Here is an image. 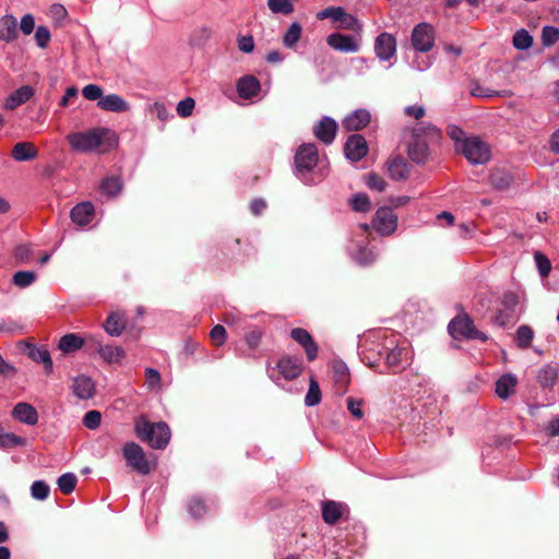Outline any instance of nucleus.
Listing matches in <instances>:
<instances>
[{"label":"nucleus","mask_w":559,"mask_h":559,"mask_svg":"<svg viewBox=\"0 0 559 559\" xmlns=\"http://www.w3.org/2000/svg\"><path fill=\"white\" fill-rule=\"evenodd\" d=\"M67 140L74 151L82 153L95 150L105 152L118 144L116 133L107 128H94L85 132L70 133Z\"/></svg>","instance_id":"1"},{"label":"nucleus","mask_w":559,"mask_h":559,"mask_svg":"<svg viewBox=\"0 0 559 559\" xmlns=\"http://www.w3.org/2000/svg\"><path fill=\"white\" fill-rule=\"evenodd\" d=\"M134 433L142 442L151 448L165 449L170 441V428L165 421L153 423L142 415L134 419Z\"/></svg>","instance_id":"2"},{"label":"nucleus","mask_w":559,"mask_h":559,"mask_svg":"<svg viewBox=\"0 0 559 559\" xmlns=\"http://www.w3.org/2000/svg\"><path fill=\"white\" fill-rule=\"evenodd\" d=\"M121 451L127 466L132 468V471L141 475H148L152 472L153 466L140 444L133 441H128L123 444Z\"/></svg>","instance_id":"3"},{"label":"nucleus","mask_w":559,"mask_h":559,"mask_svg":"<svg viewBox=\"0 0 559 559\" xmlns=\"http://www.w3.org/2000/svg\"><path fill=\"white\" fill-rule=\"evenodd\" d=\"M465 158L472 164H486L490 159V148L478 138H467L456 146Z\"/></svg>","instance_id":"4"},{"label":"nucleus","mask_w":559,"mask_h":559,"mask_svg":"<svg viewBox=\"0 0 559 559\" xmlns=\"http://www.w3.org/2000/svg\"><path fill=\"white\" fill-rule=\"evenodd\" d=\"M449 332L454 338L487 341V335L476 329L473 320L467 314L452 319L449 323Z\"/></svg>","instance_id":"5"},{"label":"nucleus","mask_w":559,"mask_h":559,"mask_svg":"<svg viewBox=\"0 0 559 559\" xmlns=\"http://www.w3.org/2000/svg\"><path fill=\"white\" fill-rule=\"evenodd\" d=\"M319 154L317 145L313 143L301 144L295 154V167L298 173H309L318 164Z\"/></svg>","instance_id":"6"},{"label":"nucleus","mask_w":559,"mask_h":559,"mask_svg":"<svg viewBox=\"0 0 559 559\" xmlns=\"http://www.w3.org/2000/svg\"><path fill=\"white\" fill-rule=\"evenodd\" d=\"M372 225L374 229L382 236H389L395 231L397 227V216L392 209L383 206L377 210Z\"/></svg>","instance_id":"7"},{"label":"nucleus","mask_w":559,"mask_h":559,"mask_svg":"<svg viewBox=\"0 0 559 559\" xmlns=\"http://www.w3.org/2000/svg\"><path fill=\"white\" fill-rule=\"evenodd\" d=\"M435 32L433 27L428 23L416 25L412 32L413 47L421 52H427L433 47Z\"/></svg>","instance_id":"8"},{"label":"nucleus","mask_w":559,"mask_h":559,"mask_svg":"<svg viewBox=\"0 0 559 559\" xmlns=\"http://www.w3.org/2000/svg\"><path fill=\"white\" fill-rule=\"evenodd\" d=\"M87 342L91 343V350L97 352L103 358V360L108 364H118L126 356V353L122 347L103 345L98 337L96 336L87 337Z\"/></svg>","instance_id":"9"},{"label":"nucleus","mask_w":559,"mask_h":559,"mask_svg":"<svg viewBox=\"0 0 559 559\" xmlns=\"http://www.w3.org/2000/svg\"><path fill=\"white\" fill-rule=\"evenodd\" d=\"M19 345L27 350V356L37 364H43L46 374L53 371V364L49 350L46 346H36L25 341L19 342Z\"/></svg>","instance_id":"10"},{"label":"nucleus","mask_w":559,"mask_h":559,"mask_svg":"<svg viewBox=\"0 0 559 559\" xmlns=\"http://www.w3.org/2000/svg\"><path fill=\"white\" fill-rule=\"evenodd\" d=\"M344 153L353 162L361 160L368 154L366 139L358 133L349 135L344 145Z\"/></svg>","instance_id":"11"},{"label":"nucleus","mask_w":559,"mask_h":559,"mask_svg":"<svg viewBox=\"0 0 559 559\" xmlns=\"http://www.w3.org/2000/svg\"><path fill=\"white\" fill-rule=\"evenodd\" d=\"M276 367L282 377L288 381L298 378L304 370V364L301 358L290 355L282 356L278 359Z\"/></svg>","instance_id":"12"},{"label":"nucleus","mask_w":559,"mask_h":559,"mask_svg":"<svg viewBox=\"0 0 559 559\" xmlns=\"http://www.w3.org/2000/svg\"><path fill=\"white\" fill-rule=\"evenodd\" d=\"M290 337L305 350L307 359L313 361L318 357L319 347L312 335L302 328H295L290 331Z\"/></svg>","instance_id":"13"},{"label":"nucleus","mask_w":559,"mask_h":559,"mask_svg":"<svg viewBox=\"0 0 559 559\" xmlns=\"http://www.w3.org/2000/svg\"><path fill=\"white\" fill-rule=\"evenodd\" d=\"M317 16L319 20L331 17L332 20L340 22L342 27L350 31H354L358 24L357 19L345 12L341 7H329L319 12Z\"/></svg>","instance_id":"14"},{"label":"nucleus","mask_w":559,"mask_h":559,"mask_svg":"<svg viewBox=\"0 0 559 559\" xmlns=\"http://www.w3.org/2000/svg\"><path fill=\"white\" fill-rule=\"evenodd\" d=\"M326 44L341 52H357L359 43L352 35L333 33L326 37Z\"/></svg>","instance_id":"15"},{"label":"nucleus","mask_w":559,"mask_h":559,"mask_svg":"<svg viewBox=\"0 0 559 559\" xmlns=\"http://www.w3.org/2000/svg\"><path fill=\"white\" fill-rule=\"evenodd\" d=\"M337 123L331 117H323L313 126L314 136L324 144H331L336 135Z\"/></svg>","instance_id":"16"},{"label":"nucleus","mask_w":559,"mask_h":559,"mask_svg":"<svg viewBox=\"0 0 559 559\" xmlns=\"http://www.w3.org/2000/svg\"><path fill=\"white\" fill-rule=\"evenodd\" d=\"M374 51L379 59L390 60L396 51V40L390 33H381L374 41Z\"/></svg>","instance_id":"17"},{"label":"nucleus","mask_w":559,"mask_h":559,"mask_svg":"<svg viewBox=\"0 0 559 559\" xmlns=\"http://www.w3.org/2000/svg\"><path fill=\"white\" fill-rule=\"evenodd\" d=\"M11 416L15 420L28 426H35L39 418L36 408L26 402H19L15 404L11 411Z\"/></svg>","instance_id":"18"},{"label":"nucleus","mask_w":559,"mask_h":559,"mask_svg":"<svg viewBox=\"0 0 559 559\" xmlns=\"http://www.w3.org/2000/svg\"><path fill=\"white\" fill-rule=\"evenodd\" d=\"M97 107L104 111L111 112H127L130 110V104L118 94L104 95L100 100L97 102Z\"/></svg>","instance_id":"19"},{"label":"nucleus","mask_w":559,"mask_h":559,"mask_svg":"<svg viewBox=\"0 0 559 559\" xmlns=\"http://www.w3.org/2000/svg\"><path fill=\"white\" fill-rule=\"evenodd\" d=\"M370 120V112L367 109L360 108L346 116L342 124L346 131H359L366 128Z\"/></svg>","instance_id":"20"},{"label":"nucleus","mask_w":559,"mask_h":559,"mask_svg":"<svg viewBox=\"0 0 559 559\" xmlns=\"http://www.w3.org/2000/svg\"><path fill=\"white\" fill-rule=\"evenodd\" d=\"M105 332L110 336H120L127 328V320L124 312L112 311L110 312L103 323Z\"/></svg>","instance_id":"21"},{"label":"nucleus","mask_w":559,"mask_h":559,"mask_svg":"<svg viewBox=\"0 0 559 559\" xmlns=\"http://www.w3.org/2000/svg\"><path fill=\"white\" fill-rule=\"evenodd\" d=\"M408 157L416 164H425L429 157L427 140L413 136L407 147Z\"/></svg>","instance_id":"22"},{"label":"nucleus","mask_w":559,"mask_h":559,"mask_svg":"<svg viewBox=\"0 0 559 559\" xmlns=\"http://www.w3.org/2000/svg\"><path fill=\"white\" fill-rule=\"evenodd\" d=\"M94 206L90 202H82L75 205L71 212V221L79 226H86L94 218Z\"/></svg>","instance_id":"23"},{"label":"nucleus","mask_w":559,"mask_h":559,"mask_svg":"<svg viewBox=\"0 0 559 559\" xmlns=\"http://www.w3.org/2000/svg\"><path fill=\"white\" fill-rule=\"evenodd\" d=\"M261 84L253 75L241 76L237 82V92L243 99H250L259 94Z\"/></svg>","instance_id":"24"},{"label":"nucleus","mask_w":559,"mask_h":559,"mask_svg":"<svg viewBox=\"0 0 559 559\" xmlns=\"http://www.w3.org/2000/svg\"><path fill=\"white\" fill-rule=\"evenodd\" d=\"M333 379L341 394L347 391V386L350 382L349 369L347 365L342 360H335L332 365Z\"/></svg>","instance_id":"25"},{"label":"nucleus","mask_w":559,"mask_h":559,"mask_svg":"<svg viewBox=\"0 0 559 559\" xmlns=\"http://www.w3.org/2000/svg\"><path fill=\"white\" fill-rule=\"evenodd\" d=\"M11 156L16 162L33 160L38 156V150L32 142H17L11 151Z\"/></svg>","instance_id":"26"},{"label":"nucleus","mask_w":559,"mask_h":559,"mask_svg":"<svg viewBox=\"0 0 559 559\" xmlns=\"http://www.w3.org/2000/svg\"><path fill=\"white\" fill-rule=\"evenodd\" d=\"M34 95V90L29 85H23L11 93L5 99L4 107L7 109H15L25 104Z\"/></svg>","instance_id":"27"},{"label":"nucleus","mask_w":559,"mask_h":559,"mask_svg":"<svg viewBox=\"0 0 559 559\" xmlns=\"http://www.w3.org/2000/svg\"><path fill=\"white\" fill-rule=\"evenodd\" d=\"M412 136L438 142L441 139V130L432 123L418 122L412 128Z\"/></svg>","instance_id":"28"},{"label":"nucleus","mask_w":559,"mask_h":559,"mask_svg":"<svg viewBox=\"0 0 559 559\" xmlns=\"http://www.w3.org/2000/svg\"><path fill=\"white\" fill-rule=\"evenodd\" d=\"M73 392L79 399H91L95 394V384L91 378L80 376L73 381Z\"/></svg>","instance_id":"29"},{"label":"nucleus","mask_w":559,"mask_h":559,"mask_svg":"<svg viewBox=\"0 0 559 559\" xmlns=\"http://www.w3.org/2000/svg\"><path fill=\"white\" fill-rule=\"evenodd\" d=\"M85 343L91 347V343L87 342V338L84 340L74 333H69L60 338L58 348L61 352L69 354L80 349Z\"/></svg>","instance_id":"30"},{"label":"nucleus","mask_w":559,"mask_h":559,"mask_svg":"<svg viewBox=\"0 0 559 559\" xmlns=\"http://www.w3.org/2000/svg\"><path fill=\"white\" fill-rule=\"evenodd\" d=\"M390 177L394 180H405L409 176V167L407 162L401 157L396 156L389 162L388 166Z\"/></svg>","instance_id":"31"},{"label":"nucleus","mask_w":559,"mask_h":559,"mask_svg":"<svg viewBox=\"0 0 559 559\" xmlns=\"http://www.w3.org/2000/svg\"><path fill=\"white\" fill-rule=\"evenodd\" d=\"M343 506L338 502L328 500L322 503V519L328 524H335L342 518Z\"/></svg>","instance_id":"32"},{"label":"nucleus","mask_w":559,"mask_h":559,"mask_svg":"<svg viewBox=\"0 0 559 559\" xmlns=\"http://www.w3.org/2000/svg\"><path fill=\"white\" fill-rule=\"evenodd\" d=\"M558 378L557 365H546L537 373V382L543 388H551Z\"/></svg>","instance_id":"33"},{"label":"nucleus","mask_w":559,"mask_h":559,"mask_svg":"<svg viewBox=\"0 0 559 559\" xmlns=\"http://www.w3.org/2000/svg\"><path fill=\"white\" fill-rule=\"evenodd\" d=\"M516 385L515 377L511 374H503L496 382V393L499 397L506 400L514 391Z\"/></svg>","instance_id":"34"},{"label":"nucleus","mask_w":559,"mask_h":559,"mask_svg":"<svg viewBox=\"0 0 559 559\" xmlns=\"http://www.w3.org/2000/svg\"><path fill=\"white\" fill-rule=\"evenodd\" d=\"M534 338V331L527 324H522L518 328L515 334V343L519 348L527 349L531 347L532 341Z\"/></svg>","instance_id":"35"},{"label":"nucleus","mask_w":559,"mask_h":559,"mask_svg":"<svg viewBox=\"0 0 559 559\" xmlns=\"http://www.w3.org/2000/svg\"><path fill=\"white\" fill-rule=\"evenodd\" d=\"M512 176L504 169L496 168L490 174V182L496 189L503 190L510 186Z\"/></svg>","instance_id":"36"},{"label":"nucleus","mask_w":559,"mask_h":559,"mask_svg":"<svg viewBox=\"0 0 559 559\" xmlns=\"http://www.w3.org/2000/svg\"><path fill=\"white\" fill-rule=\"evenodd\" d=\"M17 37V22L13 15L2 16V40L11 41Z\"/></svg>","instance_id":"37"},{"label":"nucleus","mask_w":559,"mask_h":559,"mask_svg":"<svg viewBox=\"0 0 559 559\" xmlns=\"http://www.w3.org/2000/svg\"><path fill=\"white\" fill-rule=\"evenodd\" d=\"M122 189V181L119 177L110 176L102 180L100 191L108 197H116Z\"/></svg>","instance_id":"38"},{"label":"nucleus","mask_w":559,"mask_h":559,"mask_svg":"<svg viewBox=\"0 0 559 559\" xmlns=\"http://www.w3.org/2000/svg\"><path fill=\"white\" fill-rule=\"evenodd\" d=\"M301 25L297 22H294L288 27L287 32L283 36V44L287 48H293L299 41L301 36Z\"/></svg>","instance_id":"39"},{"label":"nucleus","mask_w":559,"mask_h":559,"mask_svg":"<svg viewBox=\"0 0 559 559\" xmlns=\"http://www.w3.org/2000/svg\"><path fill=\"white\" fill-rule=\"evenodd\" d=\"M512 44L519 50H526L532 47L533 37L526 29L522 28L513 35Z\"/></svg>","instance_id":"40"},{"label":"nucleus","mask_w":559,"mask_h":559,"mask_svg":"<svg viewBox=\"0 0 559 559\" xmlns=\"http://www.w3.org/2000/svg\"><path fill=\"white\" fill-rule=\"evenodd\" d=\"M78 478L73 473L62 474L58 480V488L63 495H70L76 486Z\"/></svg>","instance_id":"41"},{"label":"nucleus","mask_w":559,"mask_h":559,"mask_svg":"<svg viewBox=\"0 0 559 559\" xmlns=\"http://www.w3.org/2000/svg\"><path fill=\"white\" fill-rule=\"evenodd\" d=\"M321 401V390L318 381L314 378H310L309 389L305 396V404L307 406H316Z\"/></svg>","instance_id":"42"},{"label":"nucleus","mask_w":559,"mask_h":559,"mask_svg":"<svg viewBox=\"0 0 559 559\" xmlns=\"http://www.w3.org/2000/svg\"><path fill=\"white\" fill-rule=\"evenodd\" d=\"M36 280V273L33 271H17L12 278L15 286L25 288L32 285Z\"/></svg>","instance_id":"43"},{"label":"nucleus","mask_w":559,"mask_h":559,"mask_svg":"<svg viewBox=\"0 0 559 559\" xmlns=\"http://www.w3.org/2000/svg\"><path fill=\"white\" fill-rule=\"evenodd\" d=\"M27 440L12 432H2V449H14L25 447Z\"/></svg>","instance_id":"44"},{"label":"nucleus","mask_w":559,"mask_h":559,"mask_svg":"<svg viewBox=\"0 0 559 559\" xmlns=\"http://www.w3.org/2000/svg\"><path fill=\"white\" fill-rule=\"evenodd\" d=\"M267 7L273 13L290 14L294 5L289 0H269Z\"/></svg>","instance_id":"45"},{"label":"nucleus","mask_w":559,"mask_h":559,"mask_svg":"<svg viewBox=\"0 0 559 559\" xmlns=\"http://www.w3.org/2000/svg\"><path fill=\"white\" fill-rule=\"evenodd\" d=\"M352 207L356 212L366 213L370 211L371 203L366 193H357L352 198Z\"/></svg>","instance_id":"46"},{"label":"nucleus","mask_w":559,"mask_h":559,"mask_svg":"<svg viewBox=\"0 0 559 559\" xmlns=\"http://www.w3.org/2000/svg\"><path fill=\"white\" fill-rule=\"evenodd\" d=\"M50 492L49 486L44 480H36L32 484L31 493L36 500H45Z\"/></svg>","instance_id":"47"},{"label":"nucleus","mask_w":559,"mask_h":559,"mask_svg":"<svg viewBox=\"0 0 559 559\" xmlns=\"http://www.w3.org/2000/svg\"><path fill=\"white\" fill-rule=\"evenodd\" d=\"M404 349L401 347H394L386 352L385 361L390 368L396 369L401 366Z\"/></svg>","instance_id":"48"},{"label":"nucleus","mask_w":559,"mask_h":559,"mask_svg":"<svg viewBox=\"0 0 559 559\" xmlns=\"http://www.w3.org/2000/svg\"><path fill=\"white\" fill-rule=\"evenodd\" d=\"M534 259L542 277H547L551 270L550 260L540 251L534 253Z\"/></svg>","instance_id":"49"},{"label":"nucleus","mask_w":559,"mask_h":559,"mask_svg":"<svg viewBox=\"0 0 559 559\" xmlns=\"http://www.w3.org/2000/svg\"><path fill=\"white\" fill-rule=\"evenodd\" d=\"M51 39L50 31L45 25L37 26L35 31V40L39 48L45 49L49 45Z\"/></svg>","instance_id":"50"},{"label":"nucleus","mask_w":559,"mask_h":559,"mask_svg":"<svg viewBox=\"0 0 559 559\" xmlns=\"http://www.w3.org/2000/svg\"><path fill=\"white\" fill-rule=\"evenodd\" d=\"M559 40V28L545 26L542 32V41L545 46H551Z\"/></svg>","instance_id":"51"},{"label":"nucleus","mask_w":559,"mask_h":559,"mask_svg":"<svg viewBox=\"0 0 559 559\" xmlns=\"http://www.w3.org/2000/svg\"><path fill=\"white\" fill-rule=\"evenodd\" d=\"M366 185L369 189L382 192L386 188V181L376 173H371L366 177Z\"/></svg>","instance_id":"52"},{"label":"nucleus","mask_w":559,"mask_h":559,"mask_svg":"<svg viewBox=\"0 0 559 559\" xmlns=\"http://www.w3.org/2000/svg\"><path fill=\"white\" fill-rule=\"evenodd\" d=\"M82 95L87 100H100L103 98V88L97 84H87L82 88Z\"/></svg>","instance_id":"53"},{"label":"nucleus","mask_w":559,"mask_h":559,"mask_svg":"<svg viewBox=\"0 0 559 559\" xmlns=\"http://www.w3.org/2000/svg\"><path fill=\"white\" fill-rule=\"evenodd\" d=\"M472 94L477 97H492V96H511L512 93L509 91H492L480 85L475 86L472 90Z\"/></svg>","instance_id":"54"},{"label":"nucleus","mask_w":559,"mask_h":559,"mask_svg":"<svg viewBox=\"0 0 559 559\" xmlns=\"http://www.w3.org/2000/svg\"><path fill=\"white\" fill-rule=\"evenodd\" d=\"M188 508L190 514L195 519L201 518L206 512V506L204 501L197 497L190 499Z\"/></svg>","instance_id":"55"},{"label":"nucleus","mask_w":559,"mask_h":559,"mask_svg":"<svg viewBox=\"0 0 559 559\" xmlns=\"http://www.w3.org/2000/svg\"><path fill=\"white\" fill-rule=\"evenodd\" d=\"M102 423V414L98 411H88L83 417V425L88 429H96Z\"/></svg>","instance_id":"56"},{"label":"nucleus","mask_w":559,"mask_h":559,"mask_svg":"<svg viewBox=\"0 0 559 559\" xmlns=\"http://www.w3.org/2000/svg\"><path fill=\"white\" fill-rule=\"evenodd\" d=\"M376 259L377 254L374 253V251L367 248L359 249L356 254V261L364 266L373 263Z\"/></svg>","instance_id":"57"},{"label":"nucleus","mask_w":559,"mask_h":559,"mask_svg":"<svg viewBox=\"0 0 559 559\" xmlns=\"http://www.w3.org/2000/svg\"><path fill=\"white\" fill-rule=\"evenodd\" d=\"M210 337L215 346H222L226 342V330L223 325L216 324L210 332Z\"/></svg>","instance_id":"58"},{"label":"nucleus","mask_w":559,"mask_h":559,"mask_svg":"<svg viewBox=\"0 0 559 559\" xmlns=\"http://www.w3.org/2000/svg\"><path fill=\"white\" fill-rule=\"evenodd\" d=\"M194 99L191 97H187L182 100H180L177 105V112L180 117L187 118L192 114V110L194 108Z\"/></svg>","instance_id":"59"},{"label":"nucleus","mask_w":559,"mask_h":559,"mask_svg":"<svg viewBox=\"0 0 559 559\" xmlns=\"http://www.w3.org/2000/svg\"><path fill=\"white\" fill-rule=\"evenodd\" d=\"M347 409L349 413L357 419H361L364 417V412L361 409L362 401L361 400H355L354 397L349 396L346 400Z\"/></svg>","instance_id":"60"},{"label":"nucleus","mask_w":559,"mask_h":559,"mask_svg":"<svg viewBox=\"0 0 559 559\" xmlns=\"http://www.w3.org/2000/svg\"><path fill=\"white\" fill-rule=\"evenodd\" d=\"M262 335L263 331L255 329L246 334L245 341L251 349H255L261 343Z\"/></svg>","instance_id":"61"},{"label":"nucleus","mask_w":559,"mask_h":559,"mask_svg":"<svg viewBox=\"0 0 559 559\" xmlns=\"http://www.w3.org/2000/svg\"><path fill=\"white\" fill-rule=\"evenodd\" d=\"M13 255L17 263H26L31 259L32 250L29 247L21 245L14 249Z\"/></svg>","instance_id":"62"},{"label":"nucleus","mask_w":559,"mask_h":559,"mask_svg":"<svg viewBox=\"0 0 559 559\" xmlns=\"http://www.w3.org/2000/svg\"><path fill=\"white\" fill-rule=\"evenodd\" d=\"M35 27V20L34 16L29 13L25 14L20 23V29L23 34L29 35L34 31Z\"/></svg>","instance_id":"63"},{"label":"nucleus","mask_w":559,"mask_h":559,"mask_svg":"<svg viewBox=\"0 0 559 559\" xmlns=\"http://www.w3.org/2000/svg\"><path fill=\"white\" fill-rule=\"evenodd\" d=\"M238 49L245 53H250L254 49V40L253 37L248 36H241L238 38Z\"/></svg>","instance_id":"64"}]
</instances>
